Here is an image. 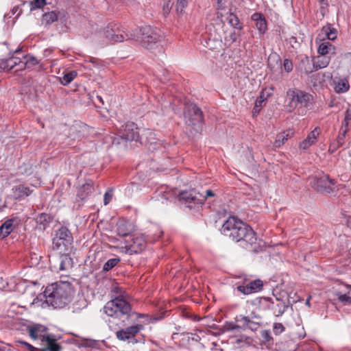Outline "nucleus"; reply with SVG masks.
<instances>
[{"instance_id": "35", "label": "nucleus", "mask_w": 351, "mask_h": 351, "mask_svg": "<svg viewBox=\"0 0 351 351\" xmlns=\"http://www.w3.org/2000/svg\"><path fill=\"white\" fill-rule=\"evenodd\" d=\"M191 337H192V335L190 332H173L171 336L173 340L176 341H182L183 342H189Z\"/></svg>"}, {"instance_id": "57", "label": "nucleus", "mask_w": 351, "mask_h": 351, "mask_svg": "<svg viewBox=\"0 0 351 351\" xmlns=\"http://www.w3.org/2000/svg\"><path fill=\"white\" fill-rule=\"evenodd\" d=\"M225 0H217V9L218 10H223L225 6Z\"/></svg>"}, {"instance_id": "32", "label": "nucleus", "mask_w": 351, "mask_h": 351, "mask_svg": "<svg viewBox=\"0 0 351 351\" xmlns=\"http://www.w3.org/2000/svg\"><path fill=\"white\" fill-rule=\"evenodd\" d=\"M24 59L25 61H23V63H21L19 70H22L24 68L32 69L39 63L38 60L33 56H25Z\"/></svg>"}, {"instance_id": "17", "label": "nucleus", "mask_w": 351, "mask_h": 351, "mask_svg": "<svg viewBox=\"0 0 351 351\" xmlns=\"http://www.w3.org/2000/svg\"><path fill=\"white\" fill-rule=\"evenodd\" d=\"M19 217H12L5 221L0 226V237H7L20 223Z\"/></svg>"}, {"instance_id": "25", "label": "nucleus", "mask_w": 351, "mask_h": 351, "mask_svg": "<svg viewBox=\"0 0 351 351\" xmlns=\"http://www.w3.org/2000/svg\"><path fill=\"white\" fill-rule=\"evenodd\" d=\"M251 19L255 22L256 27L258 32L263 34L267 30V23L264 15L259 12L254 13Z\"/></svg>"}, {"instance_id": "4", "label": "nucleus", "mask_w": 351, "mask_h": 351, "mask_svg": "<svg viewBox=\"0 0 351 351\" xmlns=\"http://www.w3.org/2000/svg\"><path fill=\"white\" fill-rule=\"evenodd\" d=\"M286 108L291 112L295 108H308L313 103V96L298 88H289L286 93Z\"/></svg>"}, {"instance_id": "54", "label": "nucleus", "mask_w": 351, "mask_h": 351, "mask_svg": "<svg viewBox=\"0 0 351 351\" xmlns=\"http://www.w3.org/2000/svg\"><path fill=\"white\" fill-rule=\"evenodd\" d=\"M171 8V5L169 1L163 5V14L165 16H167L169 14Z\"/></svg>"}, {"instance_id": "5", "label": "nucleus", "mask_w": 351, "mask_h": 351, "mask_svg": "<svg viewBox=\"0 0 351 351\" xmlns=\"http://www.w3.org/2000/svg\"><path fill=\"white\" fill-rule=\"evenodd\" d=\"M254 304L260 311H271L276 317L282 316L287 308L286 303L276 297H258L254 300Z\"/></svg>"}, {"instance_id": "34", "label": "nucleus", "mask_w": 351, "mask_h": 351, "mask_svg": "<svg viewBox=\"0 0 351 351\" xmlns=\"http://www.w3.org/2000/svg\"><path fill=\"white\" fill-rule=\"evenodd\" d=\"M228 23L235 29L238 30L242 29V24L240 22L238 16L234 13H230L227 17Z\"/></svg>"}, {"instance_id": "15", "label": "nucleus", "mask_w": 351, "mask_h": 351, "mask_svg": "<svg viewBox=\"0 0 351 351\" xmlns=\"http://www.w3.org/2000/svg\"><path fill=\"white\" fill-rule=\"evenodd\" d=\"M143 328L142 324L130 326L117 331L116 337L120 341H126L134 337Z\"/></svg>"}, {"instance_id": "56", "label": "nucleus", "mask_w": 351, "mask_h": 351, "mask_svg": "<svg viewBox=\"0 0 351 351\" xmlns=\"http://www.w3.org/2000/svg\"><path fill=\"white\" fill-rule=\"evenodd\" d=\"M215 196V193H213V191L212 190H207L206 191V195H203V197L204 199V201L208 198V197H214Z\"/></svg>"}, {"instance_id": "26", "label": "nucleus", "mask_w": 351, "mask_h": 351, "mask_svg": "<svg viewBox=\"0 0 351 351\" xmlns=\"http://www.w3.org/2000/svg\"><path fill=\"white\" fill-rule=\"evenodd\" d=\"M333 84L337 93H343L350 89L348 80L345 77H335L333 80Z\"/></svg>"}, {"instance_id": "33", "label": "nucleus", "mask_w": 351, "mask_h": 351, "mask_svg": "<svg viewBox=\"0 0 351 351\" xmlns=\"http://www.w3.org/2000/svg\"><path fill=\"white\" fill-rule=\"evenodd\" d=\"M51 221V217L46 213H41L36 219L37 223L40 226V229L45 230Z\"/></svg>"}, {"instance_id": "46", "label": "nucleus", "mask_w": 351, "mask_h": 351, "mask_svg": "<svg viewBox=\"0 0 351 351\" xmlns=\"http://www.w3.org/2000/svg\"><path fill=\"white\" fill-rule=\"evenodd\" d=\"M45 0H34L30 2V10H33L35 8H40L45 5Z\"/></svg>"}, {"instance_id": "28", "label": "nucleus", "mask_w": 351, "mask_h": 351, "mask_svg": "<svg viewBox=\"0 0 351 351\" xmlns=\"http://www.w3.org/2000/svg\"><path fill=\"white\" fill-rule=\"evenodd\" d=\"M47 351H61L62 346L57 342V339L53 334H50L42 342Z\"/></svg>"}, {"instance_id": "38", "label": "nucleus", "mask_w": 351, "mask_h": 351, "mask_svg": "<svg viewBox=\"0 0 351 351\" xmlns=\"http://www.w3.org/2000/svg\"><path fill=\"white\" fill-rule=\"evenodd\" d=\"M58 20V14L55 11L47 12L43 15V21L47 24H51Z\"/></svg>"}, {"instance_id": "22", "label": "nucleus", "mask_w": 351, "mask_h": 351, "mask_svg": "<svg viewBox=\"0 0 351 351\" xmlns=\"http://www.w3.org/2000/svg\"><path fill=\"white\" fill-rule=\"evenodd\" d=\"M21 63H23V61L19 58L14 56H12L8 59L0 60V71H9L16 66H19L21 67Z\"/></svg>"}, {"instance_id": "43", "label": "nucleus", "mask_w": 351, "mask_h": 351, "mask_svg": "<svg viewBox=\"0 0 351 351\" xmlns=\"http://www.w3.org/2000/svg\"><path fill=\"white\" fill-rule=\"evenodd\" d=\"M187 5L188 0H177L176 4V9L177 13L179 14H182Z\"/></svg>"}, {"instance_id": "24", "label": "nucleus", "mask_w": 351, "mask_h": 351, "mask_svg": "<svg viewBox=\"0 0 351 351\" xmlns=\"http://www.w3.org/2000/svg\"><path fill=\"white\" fill-rule=\"evenodd\" d=\"M104 34L106 38L114 43L129 40L132 36L125 32L116 34L112 29H109L108 27L105 30Z\"/></svg>"}, {"instance_id": "37", "label": "nucleus", "mask_w": 351, "mask_h": 351, "mask_svg": "<svg viewBox=\"0 0 351 351\" xmlns=\"http://www.w3.org/2000/svg\"><path fill=\"white\" fill-rule=\"evenodd\" d=\"M348 288L350 290L347 292V293L341 294V293H337L336 295L339 302L345 304H351V285H348Z\"/></svg>"}, {"instance_id": "16", "label": "nucleus", "mask_w": 351, "mask_h": 351, "mask_svg": "<svg viewBox=\"0 0 351 351\" xmlns=\"http://www.w3.org/2000/svg\"><path fill=\"white\" fill-rule=\"evenodd\" d=\"M27 330L30 337L34 339H40L42 342L50 335L48 333V328L41 324L29 326Z\"/></svg>"}, {"instance_id": "59", "label": "nucleus", "mask_w": 351, "mask_h": 351, "mask_svg": "<svg viewBox=\"0 0 351 351\" xmlns=\"http://www.w3.org/2000/svg\"><path fill=\"white\" fill-rule=\"evenodd\" d=\"M339 147H337V141L331 143L329 147V151L331 152H334L337 150V148Z\"/></svg>"}, {"instance_id": "60", "label": "nucleus", "mask_w": 351, "mask_h": 351, "mask_svg": "<svg viewBox=\"0 0 351 351\" xmlns=\"http://www.w3.org/2000/svg\"><path fill=\"white\" fill-rule=\"evenodd\" d=\"M183 315L187 318L192 319L193 320L196 319V316L191 314L189 312H183Z\"/></svg>"}, {"instance_id": "18", "label": "nucleus", "mask_w": 351, "mask_h": 351, "mask_svg": "<svg viewBox=\"0 0 351 351\" xmlns=\"http://www.w3.org/2000/svg\"><path fill=\"white\" fill-rule=\"evenodd\" d=\"M94 191L92 182H87L80 186L77 190L75 203L77 204V208H80L87 197Z\"/></svg>"}, {"instance_id": "49", "label": "nucleus", "mask_w": 351, "mask_h": 351, "mask_svg": "<svg viewBox=\"0 0 351 351\" xmlns=\"http://www.w3.org/2000/svg\"><path fill=\"white\" fill-rule=\"evenodd\" d=\"M240 36V34L239 32H237L236 31H233L228 36V38H226V40L230 41L231 43H235L238 38Z\"/></svg>"}, {"instance_id": "36", "label": "nucleus", "mask_w": 351, "mask_h": 351, "mask_svg": "<svg viewBox=\"0 0 351 351\" xmlns=\"http://www.w3.org/2000/svg\"><path fill=\"white\" fill-rule=\"evenodd\" d=\"M72 263L73 260L71 257L67 255L62 256L59 269L60 271L67 270L69 267H71Z\"/></svg>"}, {"instance_id": "12", "label": "nucleus", "mask_w": 351, "mask_h": 351, "mask_svg": "<svg viewBox=\"0 0 351 351\" xmlns=\"http://www.w3.org/2000/svg\"><path fill=\"white\" fill-rule=\"evenodd\" d=\"M90 128L81 122L75 121L69 128V137L73 141H82L88 136Z\"/></svg>"}, {"instance_id": "64", "label": "nucleus", "mask_w": 351, "mask_h": 351, "mask_svg": "<svg viewBox=\"0 0 351 351\" xmlns=\"http://www.w3.org/2000/svg\"><path fill=\"white\" fill-rule=\"evenodd\" d=\"M271 58H274V59H276V62H280V61H281V60H280V57H279L278 56L276 55V54H275L274 56H269V61Z\"/></svg>"}, {"instance_id": "44", "label": "nucleus", "mask_w": 351, "mask_h": 351, "mask_svg": "<svg viewBox=\"0 0 351 351\" xmlns=\"http://www.w3.org/2000/svg\"><path fill=\"white\" fill-rule=\"evenodd\" d=\"M148 148L149 149H154L156 148L158 145H160V143L156 141V139L154 138V134L149 133V136L147 138Z\"/></svg>"}, {"instance_id": "40", "label": "nucleus", "mask_w": 351, "mask_h": 351, "mask_svg": "<svg viewBox=\"0 0 351 351\" xmlns=\"http://www.w3.org/2000/svg\"><path fill=\"white\" fill-rule=\"evenodd\" d=\"M121 261L120 258H112L107 261L104 265L103 271H108L114 268Z\"/></svg>"}, {"instance_id": "55", "label": "nucleus", "mask_w": 351, "mask_h": 351, "mask_svg": "<svg viewBox=\"0 0 351 351\" xmlns=\"http://www.w3.org/2000/svg\"><path fill=\"white\" fill-rule=\"evenodd\" d=\"M90 62H91L94 66L97 67L100 66L101 65V62L99 60L94 58H90Z\"/></svg>"}, {"instance_id": "10", "label": "nucleus", "mask_w": 351, "mask_h": 351, "mask_svg": "<svg viewBox=\"0 0 351 351\" xmlns=\"http://www.w3.org/2000/svg\"><path fill=\"white\" fill-rule=\"evenodd\" d=\"M140 32L142 45L148 49H152L155 45L163 39L162 31L157 27L145 25L141 27Z\"/></svg>"}, {"instance_id": "53", "label": "nucleus", "mask_w": 351, "mask_h": 351, "mask_svg": "<svg viewBox=\"0 0 351 351\" xmlns=\"http://www.w3.org/2000/svg\"><path fill=\"white\" fill-rule=\"evenodd\" d=\"M136 317H137V318L146 317L150 322H155L159 319L157 317H149V316L147 314H144V313H136Z\"/></svg>"}, {"instance_id": "52", "label": "nucleus", "mask_w": 351, "mask_h": 351, "mask_svg": "<svg viewBox=\"0 0 351 351\" xmlns=\"http://www.w3.org/2000/svg\"><path fill=\"white\" fill-rule=\"evenodd\" d=\"M20 343L21 344L25 345L29 349V351H47L45 348H44V349H39V348L34 347L31 344H29V343H28L27 342H25V341H20Z\"/></svg>"}, {"instance_id": "51", "label": "nucleus", "mask_w": 351, "mask_h": 351, "mask_svg": "<svg viewBox=\"0 0 351 351\" xmlns=\"http://www.w3.org/2000/svg\"><path fill=\"white\" fill-rule=\"evenodd\" d=\"M112 191L109 190L106 191L104 196V205H107L112 200Z\"/></svg>"}, {"instance_id": "63", "label": "nucleus", "mask_w": 351, "mask_h": 351, "mask_svg": "<svg viewBox=\"0 0 351 351\" xmlns=\"http://www.w3.org/2000/svg\"><path fill=\"white\" fill-rule=\"evenodd\" d=\"M258 324L255 322V324H251L247 326V328L252 330H256L258 328Z\"/></svg>"}, {"instance_id": "58", "label": "nucleus", "mask_w": 351, "mask_h": 351, "mask_svg": "<svg viewBox=\"0 0 351 351\" xmlns=\"http://www.w3.org/2000/svg\"><path fill=\"white\" fill-rule=\"evenodd\" d=\"M263 102V100L261 99V97L260 99H257L255 102V106L254 107V110H256L257 108H261L262 106V103Z\"/></svg>"}, {"instance_id": "47", "label": "nucleus", "mask_w": 351, "mask_h": 351, "mask_svg": "<svg viewBox=\"0 0 351 351\" xmlns=\"http://www.w3.org/2000/svg\"><path fill=\"white\" fill-rule=\"evenodd\" d=\"M261 337L265 342L270 343L273 341L271 332L269 330H264L261 332Z\"/></svg>"}, {"instance_id": "23", "label": "nucleus", "mask_w": 351, "mask_h": 351, "mask_svg": "<svg viewBox=\"0 0 351 351\" xmlns=\"http://www.w3.org/2000/svg\"><path fill=\"white\" fill-rule=\"evenodd\" d=\"M134 231V227L132 224L125 220L120 219L117 223V232L120 237H128L131 236Z\"/></svg>"}, {"instance_id": "45", "label": "nucleus", "mask_w": 351, "mask_h": 351, "mask_svg": "<svg viewBox=\"0 0 351 351\" xmlns=\"http://www.w3.org/2000/svg\"><path fill=\"white\" fill-rule=\"evenodd\" d=\"M285 330V327L281 323H274L273 325V332L276 335H278Z\"/></svg>"}, {"instance_id": "20", "label": "nucleus", "mask_w": 351, "mask_h": 351, "mask_svg": "<svg viewBox=\"0 0 351 351\" xmlns=\"http://www.w3.org/2000/svg\"><path fill=\"white\" fill-rule=\"evenodd\" d=\"M320 134V128L319 127H316L313 131H311L306 136V138L303 140L299 145V147L300 149L306 150L311 145H314L318 136Z\"/></svg>"}, {"instance_id": "30", "label": "nucleus", "mask_w": 351, "mask_h": 351, "mask_svg": "<svg viewBox=\"0 0 351 351\" xmlns=\"http://www.w3.org/2000/svg\"><path fill=\"white\" fill-rule=\"evenodd\" d=\"M292 134L293 132L289 130L284 131L277 134L276 140L274 143V146L275 147H280L282 145L285 144V143L287 141L288 138H291Z\"/></svg>"}, {"instance_id": "3", "label": "nucleus", "mask_w": 351, "mask_h": 351, "mask_svg": "<svg viewBox=\"0 0 351 351\" xmlns=\"http://www.w3.org/2000/svg\"><path fill=\"white\" fill-rule=\"evenodd\" d=\"M74 289L71 282L58 281L46 287L43 297L48 306L54 308H62L73 300Z\"/></svg>"}, {"instance_id": "61", "label": "nucleus", "mask_w": 351, "mask_h": 351, "mask_svg": "<svg viewBox=\"0 0 351 351\" xmlns=\"http://www.w3.org/2000/svg\"><path fill=\"white\" fill-rule=\"evenodd\" d=\"M8 285V282H5L3 278L0 276V289H4L5 285Z\"/></svg>"}, {"instance_id": "62", "label": "nucleus", "mask_w": 351, "mask_h": 351, "mask_svg": "<svg viewBox=\"0 0 351 351\" xmlns=\"http://www.w3.org/2000/svg\"><path fill=\"white\" fill-rule=\"evenodd\" d=\"M191 335H192V337H191V340L195 341H198L199 340L200 338L197 335L193 333H191Z\"/></svg>"}, {"instance_id": "13", "label": "nucleus", "mask_w": 351, "mask_h": 351, "mask_svg": "<svg viewBox=\"0 0 351 351\" xmlns=\"http://www.w3.org/2000/svg\"><path fill=\"white\" fill-rule=\"evenodd\" d=\"M119 132L121 138L126 141H138L140 138L138 128L133 122H128L122 125Z\"/></svg>"}, {"instance_id": "41", "label": "nucleus", "mask_w": 351, "mask_h": 351, "mask_svg": "<svg viewBox=\"0 0 351 351\" xmlns=\"http://www.w3.org/2000/svg\"><path fill=\"white\" fill-rule=\"evenodd\" d=\"M350 126H351V110L347 109L344 113V119L341 128L349 130Z\"/></svg>"}, {"instance_id": "42", "label": "nucleus", "mask_w": 351, "mask_h": 351, "mask_svg": "<svg viewBox=\"0 0 351 351\" xmlns=\"http://www.w3.org/2000/svg\"><path fill=\"white\" fill-rule=\"evenodd\" d=\"M348 131L347 129L340 128L339 134L336 139L337 147H341L344 144L346 135Z\"/></svg>"}, {"instance_id": "11", "label": "nucleus", "mask_w": 351, "mask_h": 351, "mask_svg": "<svg viewBox=\"0 0 351 351\" xmlns=\"http://www.w3.org/2000/svg\"><path fill=\"white\" fill-rule=\"evenodd\" d=\"M178 200L190 208L204 202L203 195L195 189L181 191L178 195Z\"/></svg>"}, {"instance_id": "39", "label": "nucleus", "mask_w": 351, "mask_h": 351, "mask_svg": "<svg viewBox=\"0 0 351 351\" xmlns=\"http://www.w3.org/2000/svg\"><path fill=\"white\" fill-rule=\"evenodd\" d=\"M77 73L75 71H71L65 73L62 77V84L64 86L68 85L77 77Z\"/></svg>"}, {"instance_id": "31", "label": "nucleus", "mask_w": 351, "mask_h": 351, "mask_svg": "<svg viewBox=\"0 0 351 351\" xmlns=\"http://www.w3.org/2000/svg\"><path fill=\"white\" fill-rule=\"evenodd\" d=\"M235 322L239 326V329L243 330L247 328V326L251 324H255V322L252 321L249 317L243 315H237L235 317Z\"/></svg>"}, {"instance_id": "19", "label": "nucleus", "mask_w": 351, "mask_h": 351, "mask_svg": "<svg viewBox=\"0 0 351 351\" xmlns=\"http://www.w3.org/2000/svg\"><path fill=\"white\" fill-rule=\"evenodd\" d=\"M319 40L320 43L317 47V53L319 55L327 56L328 54H335L336 47L330 41L321 39V35L319 34L316 38V43Z\"/></svg>"}, {"instance_id": "9", "label": "nucleus", "mask_w": 351, "mask_h": 351, "mask_svg": "<svg viewBox=\"0 0 351 351\" xmlns=\"http://www.w3.org/2000/svg\"><path fill=\"white\" fill-rule=\"evenodd\" d=\"M120 252L130 255L141 252L146 247V240L143 235L132 234L125 240L124 244L117 247Z\"/></svg>"}, {"instance_id": "21", "label": "nucleus", "mask_w": 351, "mask_h": 351, "mask_svg": "<svg viewBox=\"0 0 351 351\" xmlns=\"http://www.w3.org/2000/svg\"><path fill=\"white\" fill-rule=\"evenodd\" d=\"M330 62V57L324 55H319L314 58L313 60V69L306 70V74L312 73L313 71H317L326 68Z\"/></svg>"}, {"instance_id": "7", "label": "nucleus", "mask_w": 351, "mask_h": 351, "mask_svg": "<svg viewBox=\"0 0 351 351\" xmlns=\"http://www.w3.org/2000/svg\"><path fill=\"white\" fill-rule=\"evenodd\" d=\"M73 241L71 231L66 226H61L55 232L52 239L53 249L61 253H66L71 249Z\"/></svg>"}, {"instance_id": "1", "label": "nucleus", "mask_w": 351, "mask_h": 351, "mask_svg": "<svg viewBox=\"0 0 351 351\" xmlns=\"http://www.w3.org/2000/svg\"><path fill=\"white\" fill-rule=\"evenodd\" d=\"M221 232L233 241L241 243L243 247L256 250V234L253 229L238 217L230 216L223 223Z\"/></svg>"}, {"instance_id": "6", "label": "nucleus", "mask_w": 351, "mask_h": 351, "mask_svg": "<svg viewBox=\"0 0 351 351\" xmlns=\"http://www.w3.org/2000/svg\"><path fill=\"white\" fill-rule=\"evenodd\" d=\"M185 123L193 134H199L202 130L204 116L201 109L195 104L186 106L184 112Z\"/></svg>"}, {"instance_id": "50", "label": "nucleus", "mask_w": 351, "mask_h": 351, "mask_svg": "<svg viewBox=\"0 0 351 351\" xmlns=\"http://www.w3.org/2000/svg\"><path fill=\"white\" fill-rule=\"evenodd\" d=\"M224 328L227 331H232L234 330L239 329V326L237 324L236 322H226L224 325Z\"/></svg>"}, {"instance_id": "27", "label": "nucleus", "mask_w": 351, "mask_h": 351, "mask_svg": "<svg viewBox=\"0 0 351 351\" xmlns=\"http://www.w3.org/2000/svg\"><path fill=\"white\" fill-rule=\"evenodd\" d=\"M12 191L14 198L17 200H21L29 196L32 191L29 187L23 184L13 186Z\"/></svg>"}, {"instance_id": "2", "label": "nucleus", "mask_w": 351, "mask_h": 351, "mask_svg": "<svg viewBox=\"0 0 351 351\" xmlns=\"http://www.w3.org/2000/svg\"><path fill=\"white\" fill-rule=\"evenodd\" d=\"M114 298L104 306L103 311L111 318L109 322L124 327L129 324L131 317L132 306L125 299V291L122 288L114 286L112 289Z\"/></svg>"}, {"instance_id": "8", "label": "nucleus", "mask_w": 351, "mask_h": 351, "mask_svg": "<svg viewBox=\"0 0 351 351\" xmlns=\"http://www.w3.org/2000/svg\"><path fill=\"white\" fill-rule=\"evenodd\" d=\"M309 179L312 187L319 193L330 194L336 189L335 180L330 178L328 174L322 173L312 176Z\"/></svg>"}, {"instance_id": "14", "label": "nucleus", "mask_w": 351, "mask_h": 351, "mask_svg": "<svg viewBox=\"0 0 351 351\" xmlns=\"http://www.w3.org/2000/svg\"><path fill=\"white\" fill-rule=\"evenodd\" d=\"M263 282L260 279L245 281L242 285L237 286V289L244 295H250L262 291Z\"/></svg>"}, {"instance_id": "29", "label": "nucleus", "mask_w": 351, "mask_h": 351, "mask_svg": "<svg viewBox=\"0 0 351 351\" xmlns=\"http://www.w3.org/2000/svg\"><path fill=\"white\" fill-rule=\"evenodd\" d=\"M321 32L325 35V37L321 38V39L334 41L337 38L338 31L330 23H327L326 25L323 26Z\"/></svg>"}, {"instance_id": "48", "label": "nucleus", "mask_w": 351, "mask_h": 351, "mask_svg": "<svg viewBox=\"0 0 351 351\" xmlns=\"http://www.w3.org/2000/svg\"><path fill=\"white\" fill-rule=\"evenodd\" d=\"M283 67L286 72L289 73L293 70V62L289 59H285L283 62Z\"/></svg>"}]
</instances>
